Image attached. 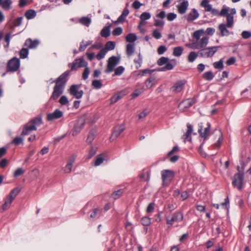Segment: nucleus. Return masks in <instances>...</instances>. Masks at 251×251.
<instances>
[{
	"mask_svg": "<svg viewBox=\"0 0 251 251\" xmlns=\"http://www.w3.org/2000/svg\"><path fill=\"white\" fill-rule=\"evenodd\" d=\"M87 65V62L82 58L75 59L72 63H69L68 66L71 67V70L66 71L53 81L55 85L50 100H56L63 94L68 80L67 77L71 71L78 68L86 67Z\"/></svg>",
	"mask_w": 251,
	"mask_h": 251,
	"instance_id": "1",
	"label": "nucleus"
},
{
	"mask_svg": "<svg viewBox=\"0 0 251 251\" xmlns=\"http://www.w3.org/2000/svg\"><path fill=\"white\" fill-rule=\"evenodd\" d=\"M42 123V119L41 117H38L31 119L23 128L22 132V135H26L30 133L33 130L37 129L36 126L40 125Z\"/></svg>",
	"mask_w": 251,
	"mask_h": 251,
	"instance_id": "2",
	"label": "nucleus"
},
{
	"mask_svg": "<svg viewBox=\"0 0 251 251\" xmlns=\"http://www.w3.org/2000/svg\"><path fill=\"white\" fill-rule=\"evenodd\" d=\"M157 64L159 66H165L159 69L161 71H166L173 69L174 67L176 65V59H172L170 60L168 57H161L157 60Z\"/></svg>",
	"mask_w": 251,
	"mask_h": 251,
	"instance_id": "3",
	"label": "nucleus"
},
{
	"mask_svg": "<svg viewBox=\"0 0 251 251\" xmlns=\"http://www.w3.org/2000/svg\"><path fill=\"white\" fill-rule=\"evenodd\" d=\"M162 186L168 187L175 176V173L171 170L165 169L161 172Z\"/></svg>",
	"mask_w": 251,
	"mask_h": 251,
	"instance_id": "4",
	"label": "nucleus"
},
{
	"mask_svg": "<svg viewBox=\"0 0 251 251\" xmlns=\"http://www.w3.org/2000/svg\"><path fill=\"white\" fill-rule=\"evenodd\" d=\"M21 187H17L10 191L9 195L5 199L4 204L1 206L3 210H6L10 207L12 202L21 192Z\"/></svg>",
	"mask_w": 251,
	"mask_h": 251,
	"instance_id": "5",
	"label": "nucleus"
},
{
	"mask_svg": "<svg viewBox=\"0 0 251 251\" xmlns=\"http://www.w3.org/2000/svg\"><path fill=\"white\" fill-rule=\"evenodd\" d=\"M237 170L239 172L234 175L232 184L234 187L237 188L238 190H240L242 188L244 174L240 173L239 166H238Z\"/></svg>",
	"mask_w": 251,
	"mask_h": 251,
	"instance_id": "6",
	"label": "nucleus"
},
{
	"mask_svg": "<svg viewBox=\"0 0 251 251\" xmlns=\"http://www.w3.org/2000/svg\"><path fill=\"white\" fill-rule=\"evenodd\" d=\"M184 218L183 213L182 211H176L172 214L171 218H167L166 224L172 226L175 222L179 223L183 221Z\"/></svg>",
	"mask_w": 251,
	"mask_h": 251,
	"instance_id": "7",
	"label": "nucleus"
},
{
	"mask_svg": "<svg viewBox=\"0 0 251 251\" xmlns=\"http://www.w3.org/2000/svg\"><path fill=\"white\" fill-rule=\"evenodd\" d=\"M120 61V58L119 57L112 56L109 58L105 73L109 74L113 72L115 67L119 63Z\"/></svg>",
	"mask_w": 251,
	"mask_h": 251,
	"instance_id": "8",
	"label": "nucleus"
},
{
	"mask_svg": "<svg viewBox=\"0 0 251 251\" xmlns=\"http://www.w3.org/2000/svg\"><path fill=\"white\" fill-rule=\"evenodd\" d=\"M218 48L219 47H212L203 48L198 51V54L201 57H211L213 56L214 53L217 51Z\"/></svg>",
	"mask_w": 251,
	"mask_h": 251,
	"instance_id": "9",
	"label": "nucleus"
},
{
	"mask_svg": "<svg viewBox=\"0 0 251 251\" xmlns=\"http://www.w3.org/2000/svg\"><path fill=\"white\" fill-rule=\"evenodd\" d=\"M20 67L19 59L14 57L9 61L7 64V68L9 71L15 72L18 70Z\"/></svg>",
	"mask_w": 251,
	"mask_h": 251,
	"instance_id": "10",
	"label": "nucleus"
},
{
	"mask_svg": "<svg viewBox=\"0 0 251 251\" xmlns=\"http://www.w3.org/2000/svg\"><path fill=\"white\" fill-rule=\"evenodd\" d=\"M125 129V126L124 125H118L115 126L112 133V135L110 138L111 140H114L118 138L120 135L124 131Z\"/></svg>",
	"mask_w": 251,
	"mask_h": 251,
	"instance_id": "11",
	"label": "nucleus"
},
{
	"mask_svg": "<svg viewBox=\"0 0 251 251\" xmlns=\"http://www.w3.org/2000/svg\"><path fill=\"white\" fill-rule=\"evenodd\" d=\"M203 123H201L199 124V129L198 132L200 134V136L203 138L204 140H205L207 137L210 134V130L211 128V125L209 123H207V127L205 128L204 131H202L203 130Z\"/></svg>",
	"mask_w": 251,
	"mask_h": 251,
	"instance_id": "12",
	"label": "nucleus"
},
{
	"mask_svg": "<svg viewBox=\"0 0 251 251\" xmlns=\"http://www.w3.org/2000/svg\"><path fill=\"white\" fill-rule=\"evenodd\" d=\"M79 86L77 85H72L69 89V93L74 96L76 99H80L83 94V90H78Z\"/></svg>",
	"mask_w": 251,
	"mask_h": 251,
	"instance_id": "13",
	"label": "nucleus"
},
{
	"mask_svg": "<svg viewBox=\"0 0 251 251\" xmlns=\"http://www.w3.org/2000/svg\"><path fill=\"white\" fill-rule=\"evenodd\" d=\"M208 42V38L203 37L200 39L199 42H194L192 44V47L194 49H202L205 48Z\"/></svg>",
	"mask_w": 251,
	"mask_h": 251,
	"instance_id": "14",
	"label": "nucleus"
},
{
	"mask_svg": "<svg viewBox=\"0 0 251 251\" xmlns=\"http://www.w3.org/2000/svg\"><path fill=\"white\" fill-rule=\"evenodd\" d=\"M63 116V113L59 109H56L53 113L47 114V120L52 121L61 118Z\"/></svg>",
	"mask_w": 251,
	"mask_h": 251,
	"instance_id": "15",
	"label": "nucleus"
},
{
	"mask_svg": "<svg viewBox=\"0 0 251 251\" xmlns=\"http://www.w3.org/2000/svg\"><path fill=\"white\" fill-rule=\"evenodd\" d=\"M85 123V122L83 118H80L78 120L77 123L74 126L72 134L73 136L76 135L80 131Z\"/></svg>",
	"mask_w": 251,
	"mask_h": 251,
	"instance_id": "16",
	"label": "nucleus"
},
{
	"mask_svg": "<svg viewBox=\"0 0 251 251\" xmlns=\"http://www.w3.org/2000/svg\"><path fill=\"white\" fill-rule=\"evenodd\" d=\"M187 130L186 133L182 136V138L184 140V142L186 141L191 142L192 141V137L191 134L193 131V126L189 124L188 123L187 124Z\"/></svg>",
	"mask_w": 251,
	"mask_h": 251,
	"instance_id": "17",
	"label": "nucleus"
},
{
	"mask_svg": "<svg viewBox=\"0 0 251 251\" xmlns=\"http://www.w3.org/2000/svg\"><path fill=\"white\" fill-rule=\"evenodd\" d=\"M199 17V13L195 8L192 9L191 11L186 16V19L189 22H191Z\"/></svg>",
	"mask_w": 251,
	"mask_h": 251,
	"instance_id": "18",
	"label": "nucleus"
},
{
	"mask_svg": "<svg viewBox=\"0 0 251 251\" xmlns=\"http://www.w3.org/2000/svg\"><path fill=\"white\" fill-rule=\"evenodd\" d=\"M189 6L187 0H183L179 4L177 5V10L179 14H184L186 13Z\"/></svg>",
	"mask_w": 251,
	"mask_h": 251,
	"instance_id": "19",
	"label": "nucleus"
},
{
	"mask_svg": "<svg viewBox=\"0 0 251 251\" xmlns=\"http://www.w3.org/2000/svg\"><path fill=\"white\" fill-rule=\"evenodd\" d=\"M186 81L184 80L176 82L171 88L173 91L178 93L180 92L184 88Z\"/></svg>",
	"mask_w": 251,
	"mask_h": 251,
	"instance_id": "20",
	"label": "nucleus"
},
{
	"mask_svg": "<svg viewBox=\"0 0 251 251\" xmlns=\"http://www.w3.org/2000/svg\"><path fill=\"white\" fill-rule=\"evenodd\" d=\"M39 44V42L38 40H32L30 38H28L25 40L24 45L29 49H34L38 46Z\"/></svg>",
	"mask_w": 251,
	"mask_h": 251,
	"instance_id": "21",
	"label": "nucleus"
},
{
	"mask_svg": "<svg viewBox=\"0 0 251 251\" xmlns=\"http://www.w3.org/2000/svg\"><path fill=\"white\" fill-rule=\"evenodd\" d=\"M197 98L194 97L192 99H187L182 102L185 108H188L197 102Z\"/></svg>",
	"mask_w": 251,
	"mask_h": 251,
	"instance_id": "22",
	"label": "nucleus"
},
{
	"mask_svg": "<svg viewBox=\"0 0 251 251\" xmlns=\"http://www.w3.org/2000/svg\"><path fill=\"white\" fill-rule=\"evenodd\" d=\"M227 27V25L224 24H221L219 25L218 28L221 32V36H227L229 35V31Z\"/></svg>",
	"mask_w": 251,
	"mask_h": 251,
	"instance_id": "23",
	"label": "nucleus"
},
{
	"mask_svg": "<svg viewBox=\"0 0 251 251\" xmlns=\"http://www.w3.org/2000/svg\"><path fill=\"white\" fill-rule=\"evenodd\" d=\"M111 25L104 26L100 31V35L102 37L107 38L110 35V28Z\"/></svg>",
	"mask_w": 251,
	"mask_h": 251,
	"instance_id": "24",
	"label": "nucleus"
},
{
	"mask_svg": "<svg viewBox=\"0 0 251 251\" xmlns=\"http://www.w3.org/2000/svg\"><path fill=\"white\" fill-rule=\"evenodd\" d=\"M75 158L74 157H72L69 159L67 165L64 168V171L66 173H70L71 172L73 164L75 162Z\"/></svg>",
	"mask_w": 251,
	"mask_h": 251,
	"instance_id": "25",
	"label": "nucleus"
},
{
	"mask_svg": "<svg viewBox=\"0 0 251 251\" xmlns=\"http://www.w3.org/2000/svg\"><path fill=\"white\" fill-rule=\"evenodd\" d=\"M155 78L151 76L145 82V86L147 89H151L155 84Z\"/></svg>",
	"mask_w": 251,
	"mask_h": 251,
	"instance_id": "26",
	"label": "nucleus"
},
{
	"mask_svg": "<svg viewBox=\"0 0 251 251\" xmlns=\"http://www.w3.org/2000/svg\"><path fill=\"white\" fill-rule=\"evenodd\" d=\"M79 23L88 27L91 23V19L88 17H82L79 19Z\"/></svg>",
	"mask_w": 251,
	"mask_h": 251,
	"instance_id": "27",
	"label": "nucleus"
},
{
	"mask_svg": "<svg viewBox=\"0 0 251 251\" xmlns=\"http://www.w3.org/2000/svg\"><path fill=\"white\" fill-rule=\"evenodd\" d=\"M201 6L204 8L206 12H210L212 9V5L209 4L208 0H203L201 3Z\"/></svg>",
	"mask_w": 251,
	"mask_h": 251,
	"instance_id": "28",
	"label": "nucleus"
},
{
	"mask_svg": "<svg viewBox=\"0 0 251 251\" xmlns=\"http://www.w3.org/2000/svg\"><path fill=\"white\" fill-rule=\"evenodd\" d=\"M202 77L207 81L212 80L214 77V75L211 71L205 72L202 75Z\"/></svg>",
	"mask_w": 251,
	"mask_h": 251,
	"instance_id": "29",
	"label": "nucleus"
},
{
	"mask_svg": "<svg viewBox=\"0 0 251 251\" xmlns=\"http://www.w3.org/2000/svg\"><path fill=\"white\" fill-rule=\"evenodd\" d=\"M134 51V44H128L126 46V54L130 56L133 54Z\"/></svg>",
	"mask_w": 251,
	"mask_h": 251,
	"instance_id": "30",
	"label": "nucleus"
},
{
	"mask_svg": "<svg viewBox=\"0 0 251 251\" xmlns=\"http://www.w3.org/2000/svg\"><path fill=\"white\" fill-rule=\"evenodd\" d=\"M25 16L28 20L32 19L36 16V12L34 10L29 9L25 12Z\"/></svg>",
	"mask_w": 251,
	"mask_h": 251,
	"instance_id": "31",
	"label": "nucleus"
},
{
	"mask_svg": "<svg viewBox=\"0 0 251 251\" xmlns=\"http://www.w3.org/2000/svg\"><path fill=\"white\" fill-rule=\"evenodd\" d=\"M12 2L11 0H4L0 5L3 9L7 11L11 8Z\"/></svg>",
	"mask_w": 251,
	"mask_h": 251,
	"instance_id": "32",
	"label": "nucleus"
},
{
	"mask_svg": "<svg viewBox=\"0 0 251 251\" xmlns=\"http://www.w3.org/2000/svg\"><path fill=\"white\" fill-rule=\"evenodd\" d=\"M183 50V48L182 47H176L174 48L173 49V55L176 57L180 56Z\"/></svg>",
	"mask_w": 251,
	"mask_h": 251,
	"instance_id": "33",
	"label": "nucleus"
},
{
	"mask_svg": "<svg viewBox=\"0 0 251 251\" xmlns=\"http://www.w3.org/2000/svg\"><path fill=\"white\" fill-rule=\"evenodd\" d=\"M126 40L127 42L129 43H133L137 40V36L134 33H129L126 37Z\"/></svg>",
	"mask_w": 251,
	"mask_h": 251,
	"instance_id": "34",
	"label": "nucleus"
},
{
	"mask_svg": "<svg viewBox=\"0 0 251 251\" xmlns=\"http://www.w3.org/2000/svg\"><path fill=\"white\" fill-rule=\"evenodd\" d=\"M115 43L114 41H108L105 45V49L106 51L108 50H111L115 49Z\"/></svg>",
	"mask_w": 251,
	"mask_h": 251,
	"instance_id": "35",
	"label": "nucleus"
},
{
	"mask_svg": "<svg viewBox=\"0 0 251 251\" xmlns=\"http://www.w3.org/2000/svg\"><path fill=\"white\" fill-rule=\"evenodd\" d=\"M141 222L144 226H149L151 224V218L147 216L143 217L141 220Z\"/></svg>",
	"mask_w": 251,
	"mask_h": 251,
	"instance_id": "36",
	"label": "nucleus"
},
{
	"mask_svg": "<svg viewBox=\"0 0 251 251\" xmlns=\"http://www.w3.org/2000/svg\"><path fill=\"white\" fill-rule=\"evenodd\" d=\"M95 134L96 130L95 129L91 130L88 135L87 142L89 143H91L95 139Z\"/></svg>",
	"mask_w": 251,
	"mask_h": 251,
	"instance_id": "37",
	"label": "nucleus"
},
{
	"mask_svg": "<svg viewBox=\"0 0 251 251\" xmlns=\"http://www.w3.org/2000/svg\"><path fill=\"white\" fill-rule=\"evenodd\" d=\"M101 212V209L97 208L92 210L90 215V218L91 219H94L97 217L99 214Z\"/></svg>",
	"mask_w": 251,
	"mask_h": 251,
	"instance_id": "38",
	"label": "nucleus"
},
{
	"mask_svg": "<svg viewBox=\"0 0 251 251\" xmlns=\"http://www.w3.org/2000/svg\"><path fill=\"white\" fill-rule=\"evenodd\" d=\"M224 61L221 59L219 61L215 62L213 64V67L216 69L222 70L224 68Z\"/></svg>",
	"mask_w": 251,
	"mask_h": 251,
	"instance_id": "39",
	"label": "nucleus"
},
{
	"mask_svg": "<svg viewBox=\"0 0 251 251\" xmlns=\"http://www.w3.org/2000/svg\"><path fill=\"white\" fill-rule=\"evenodd\" d=\"M227 23L226 25L227 27H232L233 25V16L230 14H228L226 17Z\"/></svg>",
	"mask_w": 251,
	"mask_h": 251,
	"instance_id": "40",
	"label": "nucleus"
},
{
	"mask_svg": "<svg viewBox=\"0 0 251 251\" xmlns=\"http://www.w3.org/2000/svg\"><path fill=\"white\" fill-rule=\"evenodd\" d=\"M92 85L96 89H99L102 87V84L100 80H94L92 82Z\"/></svg>",
	"mask_w": 251,
	"mask_h": 251,
	"instance_id": "41",
	"label": "nucleus"
},
{
	"mask_svg": "<svg viewBox=\"0 0 251 251\" xmlns=\"http://www.w3.org/2000/svg\"><path fill=\"white\" fill-rule=\"evenodd\" d=\"M197 57L198 53L195 51H191L188 56V61L189 62H193L195 60Z\"/></svg>",
	"mask_w": 251,
	"mask_h": 251,
	"instance_id": "42",
	"label": "nucleus"
},
{
	"mask_svg": "<svg viewBox=\"0 0 251 251\" xmlns=\"http://www.w3.org/2000/svg\"><path fill=\"white\" fill-rule=\"evenodd\" d=\"M125 71V68L122 66H119L116 69H114V74L113 76L115 75H121Z\"/></svg>",
	"mask_w": 251,
	"mask_h": 251,
	"instance_id": "43",
	"label": "nucleus"
},
{
	"mask_svg": "<svg viewBox=\"0 0 251 251\" xmlns=\"http://www.w3.org/2000/svg\"><path fill=\"white\" fill-rule=\"evenodd\" d=\"M28 50L26 48H23L20 51V57L22 59L26 58L28 55Z\"/></svg>",
	"mask_w": 251,
	"mask_h": 251,
	"instance_id": "44",
	"label": "nucleus"
},
{
	"mask_svg": "<svg viewBox=\"0 0 251 251\" xmlns=\"http://www.w3.org/2000/svg\"><path fill=\"white\" fill-rule=\"evenodd\" d=\"M204 33L203 29H200L195 31L193 33V37L197 40L200 39V37Z\"/></svg>",
	"mask_w": 251,
	"mask_h": 251,
	"instance_id": "45",
	"label": "nucleus"
},
{
	"mask_svg": "<svg viewBox=\"0 0 251 251\" xmlns=\"http://www.w3.org/2000/svg\"><path fill=\"white\" fill-rule=\"evenodd\" d=\"M91 44V42L90 41H88L86 43H84L83 41H82L80 43V46L79 47V51H84L86 48Z\"/></svg>",
	"mask_w": 251,
	"mask_h": 251,
	"instance_id": "46",
	"label": "nucleus"
},
{
	"mask_svg": "<svg viewBox=\"0 0 251 251\" xmlns=\"http://www.w3.org/2000/svg\"><path fill=\"white\" fill-rule=\"evenodd\" d=\"M104 159L102 154L97 156L95 162V165L97 166L100 165L103 162Z\"/></svg>",
	"mask_w": 251,
	"mask_h": 251,
	"instance_id": "47",
	"label": "nucleus"
},
{
	"mask_svg": "<svg viewBox=\"0 0 251 251\" xmlns=\"http://www.w3.org/2000/svg\"><path fill=\"white\" fill-rule=\"evenodd\" d=\"M123 192L122 190H118L114 192L112 194V197L114 199L116 200L119 199L123 194Z\"/></svg>",
	"mask_w": 251,
	"mask_h": 251,
	"instance_id": "48",
	"label": "nucleus"
},
{
	"mask_svg": "<svg viewBox=\"0 0 251 251\" xmlns=\"http://www.w3.org/2000/svg\"><path fill=\"white\" fill-rule=\"evenodd\" d=\"M106 50L104 49H101L100 51L99 52V53L98 54H97V55H96V58L98 60H100L102 58H103L105 55V54L106 53Z\"/></svg>",
	"mask_w": 251,
	"mask_h": 251,
	"instance_id": "49",
	"label": "nucleus"
},
{
	"mask_svg": "<svg viewBox=\"0 0 251 251\" xmlns=\"http://www.w3.org/2000/svg\"><path fill=\"white\" fill-rule=\"evenodd\" d=\"M151 15L149 12H143L141 15H140V20H142V21H145L149 20L151 18Z\"/></svg>",
	"mask_w": 251,
	"mask_h": 251,
	"instance_id": "50",
	"label": "nucleus"
},
{
	"mask_svg": "<svg viewBox=\"0 0 251 251\" xmlns=\"http://www.w3.org/2000/svg\"><path fill=\"white\" fill-rule=\"evenodd\" d=\"M84 70L82 74V78L84 80H86L88 78L89 75L90 74V69L87 66L85 67Z\"/></svg>",
	"mask_w": 251,
	"mask_h": 251,
	"instance_id": "51",
	"label": "nucleus"
},
{
	"mask_svg": "<svg viewBox=\"0 0 251 251\" xmlns=\"http://www.w3.org/2000/svg\"><path fill=\"white\" fill-rule=\"evenodd\" d=\"M143 92V89H136L131 94L132 98L133 99L139 96L140 94H141Z\"/></svg>",
	"mask_w": 251,
	"mask_h": 251,
	"instance_id": "52",
	"label": "nucleus"
},
{
	"mask_svg": "<svg viewBox=\"0 0 251 251\" xmlns=\"http://www.w3.org/2000/svg\"><path fill=\"white\" fill-rule=\"evenodd\" d=\"M23 19V17H18V18L16 19L13 22V25L14 26H20L22 24Z\"/></svg>",
	"mask_w": 251,
	"mask_h": 251,
	"instance_id": "53",
	"label": "nucleus"
},
{
	"mask_svg": "<svg viewBox=\"0 0 251 251\" xmlns=\"http://www.w3.org/2000/svg\"><path fill=\"white\" fill-rule=\"evenodd\" d=\"M123 29L121 27H116L112 31V34L114 36H118L122 33Z\"/></svg>",
	"mask_w": 251,
	"mask_h": 251,
	"instance_id": "54",
	"label": "nucleus"
},
{
	"mask_svg": "<svg viewBox=\"0 0 251 251\" xmlns=\"http://www.w3.org/2000/svg\"><path fill=\"white\" fill-rule=\"evenodd\" d=\"M152 36L154 38H155L156 39H160L162 37L161 32L157 29H156L154 30H153L152 32Z\"/></svg>",
	"mask_w": 251,
	"mask_h": 251,
	"instance_id": "55",
	"label": "nucleus"
},
{
	"mask_svg": "<svg viewBox=\"0 0 251 251\" xmlns=\"http://www.w3.org/2000/svg\"><path fill=\"white\" fill-rule=\"evenodd\" d=\"M228 9L224 5V6H223V8L221 10V12H220V16H226L227 17V15L228 14H229V13H228Z\"/></svg>",
	"mask_w": 251,
	"mask_h": 251,
	"instance_id": "56",
	"label": "nucleus"
},
{
	"mask_svg": "<svg viewBox=\"0 0 251 251\" xmlns=\"http://www.w3.org/2000/svg\"><path fill=\"white\" fill-rule=\"evenodd\" d=\"M155 203L154 202H151L148 206L146 209L147 213H150L153 212L154 209Z\"/></svg>",
	"mask_w": 251,
	"mask_h": 251,
	"instance_id": "57",
	"label": "nucleus"
},
{
	"mask_svg": "<svg viewBox=\"0 0 251 251\" xmlns=\"http://www.w3.org/2000/svg\"><path fill=\"white\" fill-rule=\"evenodd\" d=\"M154 70H150V69H144V70H141L140 71L139 75H144L145 74H149L150 75H151L153 72Z\"/></svg>",
	"mask_w": 251,
	"mask_h": 251,
	"instance_id": "58",
	"label": "nucleus"
},
{
	"mask_svg": "<svg viewBox=\"0 0 251 251\" xmlns=\"http://www.w3.org/2000/svg\"><path fill=\"white\" fill-rule=\"evenodd\" d=\"M25 173V171L21 168L17 169L14 173V176L15 177L23 175Z\"/></svg>",
	"mask_w": 251,
	"mask_h": 251,
	"instance_id": "59",
	"label": "nucleus"
},
{
	"mask_svg": "<svg viewBox=\"0 0 251 251\" xmlns=\"http://www.w3.org/2000/svg\"><path fill=\"white\" fill-rule=\"evenodd\" d=\"M150 110L148 109H145L142 112H141L139 115V119H143L146 117L147 115H148L150 113Z\"/></svg>",
	"mask_w": 251,
	"mask_h": 251,
	"instance_id": "60",
	"label": "nucleus"
},
{
	"mask_svg": "<svg viewBox=\"0 0 251 251\" xmlns=\"http://www.w3.org/2000/svg\"><path fill=\"white\" fill-rule=\"evenodd\" d=\"M59 101L61 105H66L69 102L68 99L65 96H62L60 98Z\"/></svg>",
	"mask_w": 251,
	"mask_h": 251,
	"instance_id": "61",
	"label": "nucleus"
},
{
	"mask_svg": "<svg viewBox=\"0 0 251 251\" xmlns=\"http://www.w3.org/2000/svg\"><path fill=\"white\" fill-rule=\"evenodd\" d=\"M167 50V48L165 46L162 45L157 49V52L159 54L161 55L163 54Z\"/></svg>",
	"mask_w": 251,
	"mask_h": 251,
	"instance_id": "62",
	"label": "nucleus"
},
{
	"mask_svg": "<svg viewBox=\"0 0 251 251\" xmlns=\"http://www.w3.org/2000/svg\"><path fill=\"white\" fill-rule=\"evenodd\" d=\"M154 25L155 26H160V27H162L164 25V22L163 20L156 19L154 21Z\"/></svg>",
	"mask_w": 251,
	"mask_h": 251,
	"instance_id": "63",
	"label": "nucleus"
},
{
	"mask_svg": "<svg viewBox=\"0 0 251 251\" xmlns=\"http://www.w3.org/2000/svg\"><path fill=\"white\" fill-rule=\"evenodd\" d=\"M176 18V14L174 13H169L167 16V18L169 21H172Z\"/></svg>",
	"mask_w": 251,
	"mask_h": 251,
	"instance_id": "64",
	"label": "nucleus"
}]
</instances>
